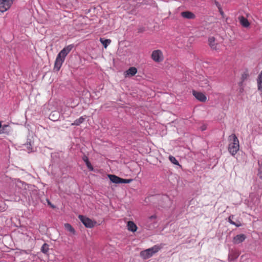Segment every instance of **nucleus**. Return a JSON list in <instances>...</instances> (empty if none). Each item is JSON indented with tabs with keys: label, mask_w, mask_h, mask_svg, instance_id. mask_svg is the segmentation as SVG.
<instances>
[{
	"label": "nucleus",
	"mask_w": 262,
	"mask_h": 262,
	"mask_svg": "<svg viewBox=\"0 0 262 262\" xmlns=\"http://www.w3.org/2000/svg\"><path fill=\"white\" fill-rule=\"evenodd\" d=\"M73 48V45H70L65 47L57 55L54 63V70L59 71L63 63L65 60L66 57L71 52Z\"/></svg>",
	"instance_id": "obj_1"
},
{
	"label": "nucleus",
	"mask_w": 262,
	"mask_h": 262,
	"mask_svg": "<svg viewBox=\"0 0 262 262\" xmlns=\"http://www.w3.org/2000/svg\"><path fill=\"white\" fill-rule=\"evenodd\" d=\"M228 151L232 156H234L239 149V140L235 134L229 137Z\"/></svg>",
	"instance_id": "obj_2"
},
{
	"label": "nucleus",
	"mask_w": 262,
	"mask_h": 262,
	"mask_svg": "<svg viewBox=\"0 0 262 262\" xmlns=\"http://www.w3.org/2000/svg\"><path fill=\"white\" fill-rule=\"evenodd\" d=\"M163 248V244H157L153 247L140 252V256L144 259H147L152 256Z\"/></svg>",
	"instance_id": "obj_3"
},
{
	"label": "nucleus",
	"mask_w": 262,
	"mask_h": 262,
	"mask_svg": "<svg viewBox=\"0 0 262 262\" xmlns=\"http://www.w3.org/2000/svg\"><path fill=\"white\" fill-rule=\"evenodd\" d=\"M151 58L156 62H161L164 60L163 52L160 50H154L151 54Z\"/></svg>",
	"instance_id": "obj_4"
},
{
	"label": "nucleus",
	"mask_w": 262,
	"mask_h": 262,
	"mask_svg": "<svg viewBox=\"0 0 262 262\" xmlns=\"http://www.w3.org/2000/svg\"><path fill=\"white\" fill-rule=\"evenodd\" d=\"M78 218L86 228H93L96 224L95 221H93L90 218L82 215H79Z\"/></svg>",
	"instance_id": "obj_5"
},
{
	"label": "nucleus",
	"mask_w": 262,
	"mask_h": 262,
	"mask_svg": "<svg viewBox=\"0 0 262 262\" xmlns=\"http://www.w3.org/2000/svg\"><path fill=\"white\" fill-rule=\"evenodd\" d=\"M13 0H0V11L4 12L11 6Z\"/></svg>",
	"instance_id": "obj_6"
},
{
	"label": "nucleus",
	"mask_w": 262,
	"mask_h": 262,
	"mask_svg": "<svg viewBox=\"0 0 262 262\" xmlns=\"http://www.w3.org/2000/svg\"><path fill=\"white\" fill-rule=\"evenodd\" d=\"M157 216L156 214L149 216L146 220L145 226L148 228H154L157 223Z\"/></svg>",
	"instance_id": "obj_7"
},
{
	"label": "nucleus",
	"mask_w": 262,
	"mask_h": 262,
	"mask_svg": "<svg viewBox=\"0 0 262 262\" xmlns=\"http://www.w3.org/2000/svg\"><path fill=\"white\" fill-rule=\"evenodd\" d=\"M192 93L194 97L199 101L205 102L207 100L206 96L203 93L195 90H193Z\"/></svg>",
	"instance_id": "obj_8"
},
{
	"label": "nucleus",
	"mask_w": 262,
	"mask_h": 262,
	"mask_svg": "<svg viewBox=\"0 0 262 262\" xmlns=\"http://www.w3.org/2000/svg\"><path fill=\"white\" fill-rule=\"evenodd\" d=\"M246 238V236L244 234H238L235 236L233 239V243L235 244H238L244 242Z\"/></svg>",
	"instance_id": "obj_9"
},
{
	"label": "nucleus",
	"mask_w": 262,
	"mask_h": 262,
	"mask_svg": "<svg viewBox=\"0 0 262 262\" xmlns=\"http://www.w3.org/2000/svg\"><path fill=\"white\" fill-rule=\"evenodd\" d=\"M62 4L68 8L71 9L77 3L76 0H60Z\"/></svg>",
	"instance_id": "obj_10"
},
{
	"label": "nucleus",
	"mask_w": 262,
	"mask_h": 262,
	"mask_svg": "<svg viewBox=\"0 0 262 262\" xmlns=\"http://www.w3.org/2000/svg\"><path fill=\"white\" fill-rule=\"evenodd\" d=\"M137 73V69L136 68L132 67L129 68L124 73L125 77L133 76Z\"/></svg>",
	"instance_id": "obj_11"
},
{
	"label": "nucleus",
	"mask_w": 262,
	"mask_h": 262,
	"mask_svg": "<svg viewBox=\"0 0 262 262\" xmlns=\"http://www.w3.org/2000/svg\"><path fill=\"white\" fill-rule=\"evenodd\" d=\"M209 45L213 50H217L219 49L218 45L215 42L214 37H209L208 39Z\"/></svg>",
	"instance_id": "obj_12"
},
{
	"label": "nucleus",
	"mask_w": 262,
	"mask_h": 262,
	"mask_svg": "<svg viewBox=\"0 0 262 262\" xmlns=\"http://www.w3.org/2000/svg\"><path fill=\"white\" fill-rule=\"evenodd\" d=\"M127 229L133 232H135L137 230V225L133 221H128L127 224Z\"/></svg>",
	"instance_id": "obj_13"
},
{
	"label": "nucleus",
	"mask_w": 262,
	"mask_h": 262,
	"mask_svg": "<svg viewBox=\"0 0 262 262\" xmlns=\"http://www.w3.org/2000/svg\"><path fill=\"white\" fill-rule=\"evenodd\" d=\"M183 17L188 19H193L195 18V15L190 11H184L181 13Z\"/></svg>",
	"instance_id": "obj_14"
},
{
	"label": "nucleus",
	"mask_w": 262,
	"mask_h": 262,
	"mask_svg": "<svg viewBox=\"0 0 262 262\" xmlns=\"http://www.w3.org/2000/svg\"><path fill=\"white\" fill-rule=\"evenodd\" d=\"M108 177L112 182L115 184H120L121 178L113 174H108Z\"/></svg>",
	"instance_id": "obj_15"
},
{
	"label": "nucleus",
	"mask_w": 262,
	"mask_h": 262,
	"mask_svg": "<svg viewBox=\"0 0 262 262\" xmlns=\"http://www.w3.org/2000/svg\"><path fill=\"white\" fill-rule=\"evenodd\" d=\"M239 20L241 24L245 28L248 27L250 25V23L248 19L244 16H241L239 17Z\"/></svg>",
	"instance_id": "obj_16"
},
{
	"label": "nucleus",
	"mask_w": 262,
	"mask_h": 262,
	"mask_svg": "<svg viewBox=\"0 0 262 262\" xmlns=\"http://www.w3.org/2000/svg\"><path fill=\"white\" fill-rule=\"evenodd\" d=\"M209 80L207 79L203 78V80H201L200 82V85L201 87L210 89V85L209 84Z\"/></svg>",
	"instance_id": "obj_17"
},
{
	"label": "nucleus",
	"mask_w": 262,
	"mask_h": 262,
	"mask_svg": "<svg viewBox=\"0 0 262 262\" xmlns=\"http://www.w3.org/2000/svg\"><path fill=\"white\" fill-rule=\"evenodd\" d=\"M10 127L9 125L4 124L3 125H2V129L0 130V134H6L7 135L9 134L10 129L8 128Z\"/></svg>",
	"instance_id": "obj_18"
},
{
	"label": "nucleus",
	"mask_w": 262,
	"mask_h": 262,
	"mask_svg": "<svg viewBox=\"0 0 262 262\" xmlns=\"http://www.w3.org/2000/svg\"><path fill=\"white\" fill-rule=\"evenodd\" d=\"M238 256L239 253L238 252H231L229 254L228 259L230 261L234 260L238 257Z\"/></svg>",
	"instance_id": "obj_19"
},
{
	"label": "nucleus",
	"mask_w": 262,
	"mask_h": 262,
	"mask_svg": "<svg viewBox=\"0 0 262 262\" xmlns=\"http://www.w3.org/2000/svg\"><path fill=\"white\" fill-rule=\"evenodd\" d=\"M82 160L84 161L85 163L88 168L90 171H93L94 168L91 163L90 162L89 160V158L86 156H84L82 157Z\"/></svg>",
	"instance_id": "obj_20"
},
{
	"label": "nucleus",
	"mask_w": 262,
	"mask_h": 262,
	"mask_svg": "<svg viewBox=\"0 0 262 262\" xmlns=\"http://www.w3.org/2000/svg\"><path fill=\"white\" fill-rule=\"evenodd\" d=\"M100 41L103 45L104 48H106L107 46L111 43V40L110 39H104L102 38H100Z\"/></svg>",
	"instance_id": "obj_21"
},
{
	"label": "nucleus",
	"mask_w": 262,
	"mask_h": 262,
	"mask_svg": "<svg viewBox=\"0 0 262 262\" xmlns=\"http://www.w3.org/2000/svg\"><path fill=\"white\" fill-rule=\"evenodd\" d=\"M85 120V118L83 116L80 117L79 118L75 120L73 123L71 124V125H76L78 126L80 124L83 122Z\"/></svg>",
	"instance_id": "obj_22"
},
{
	"label": "nucleus",
	"mask_w": 262,
	"mask_h": 262,
	"mask_svg": "<svg viewBox=\"0 0 262 262\" xmlns=\"http://www.w3.org/2000/svg\"><path fill=\"white\" fill-rule=\"evenodd\" d=\"M234 217V215H231L228 218V222L232 225H235L236 227H240L242 226L241 223L239 222H234L232 221V219Z\"/></svg>",
	"instance_id": "obj_23"
},
{
	"label": "nucleus",
	"mask_w": 262,
	"mask_h": 262,
	"mask_svg": "<svg viewBox=\"0 0 262 262\" xmlns=\"http://www.w3.org/2000/svg\"><path fill=\"white\" fill-rule=\"evenodd\" d=\"M65 228L73 234H75V230L74 228L69 223L64 224Z\"/></svg>",
	"instance_id": "obj_24"
},
{
	"label": "nucleus",
	"mask_w": 262,
	"mask_h": 262,
	"mask_svg": "<svg viewBox=\"0 0 262 262\" xmlns=\"http://www.w3.org/2000/svg\"><path fill=\"white\" fill-rule=\"evenodd\" d=\"M257 86L258 90H261L262 89V70L258 77Z\"/></svg>",
	"instance_id": "obj_25"
},
{
	"label": "nucleus",
	"mask_w": 262,
	"mask_h": 262,
	"mask_svg": "<svg viewBox=\"0 0 262 262\" xmlns=\"http://www.w3.org/2000/svg\"><path fill=\"white\" fill-rule=\"evenodd\" d=\"M49 250V245L46 243L43 244L41 248V252L46 254L48 252Z\"/></svg>",
	"instance_id": "obj_26"
},
{
	"label": "nucleus",
	"mask_w": 262,
	"mask_h": 262,
	"mask_svg": "<svg viewBox=\"0 0 262 262\" xmlns=\"http://www.w3.org/2000/svg\"><path fill=\"white\" fill-rule=\"evenodd\" d=\"M169 159L170 161V162L172 163H173L175 165H179V162L178 160L173 156H170L169 157Z\"/></svg>",
	"instance_id": "obj_27"
},
{
	"label": "nucleus",
	"mask_w": 262,
	"mask_h": 262,
	"mask_svg": "<svg viewBox=\"0 0 262 262\" xmlns=\"http://www.w3.org/2000/svg\"><path fill=\"white\" fill-rule=\"evenodd\" d=\"M249 76V75L248 72H245L242 75V77H241L242 80L243 81H245L248 78Z\"/></svg>",
	"instance_id": "obj_28"
},
{
	"label": "nucleus",
	"mask_w": 262,
	"mask_h": 262,
	"mask_svg": "<svg viewBox=\"0 0 262 262\" xmlns=\"http://www.w3.org/2000/svg\"><path fill=\"white\" fill-rule=\"evenodd\" d=\"M57 114V113L56 112H52L50 116H49V118L51 120H57V117H55V114Z\"/></svg>",
	"instance_id": "obj_29"
},
{
	"label": "nucleus",
	"mask_w": 262,
	"mask_h": 262,
	"mask_svg": "<svg viewBox=\"0 0 262 262\" xmlns=\"http://www.w3.org/2000/svg\"><path fill=\"white\" fill-rule=\"evenodd\" d=\"M132 179H124L122 178L120 179V183H129L132 182Z\"/></svg>",
	"instance_id": "obj_30"
},
{
	"label": "nucleus",
	"mask_w": 262,
	"mask_h": 262,
	"mask_svg": "<svg viewBox=\"0 0 262 262\" xmlns=\"http://www.w3.org/2000/svg\"><path fill=\"white\" fill-rule=\"evenodd\" d=\"M215 5L216 6L218 7L219 9H220V5L219 4V3L217 2H215Z\"/></svg>",
	"instance_id": "obj_31"
},
{
	"label": "nucleus",
	"mask_w": 262,
	"mask_h": 262,
	"mask_svg": "<svg viewBox=\"0 0 262 262\" xmlns=\"http://www.w3.org/2000/svg\"><path fill=\"white\" fill-rule=\"evenodd\" d=\"M48 204L51 205V206L52 207V208H54V206L52 205H51L50 202L49 201H48Z\"/></svg>",
	"instance_id": "obj_32"
},
{
	"label": "nucleus",
	"mask_w": 262,
	"mask_h": 262,
	"mask_svg": "<svg viewBox=\"0 0 262 262\" xmlns=\"http://www.w3.org/2000/svg\"><path fill=\"white\" fill-rule=\"evenodd\" d=\"M219 10H220V12L221 14L222 15H223V11L222 10L221 8L219 9Z\"/></svg>",
	"instance_id": "obj_33"
},
{
	"label": "nucleus",
	"mask_w": 262,
	"mask_h": 262,
	"mask_svg": "<svg viewBox=\"0 0 262 262\" xmlns=\"http://www.w3.org/2000/svg\"><path fill=\"white\" fill-rule=\"evenodd\" d=\"M1 127H2V122L0 121V128H1Z\"/></svg>",
	"instance_id": "obj_34"
}]
</instances>
